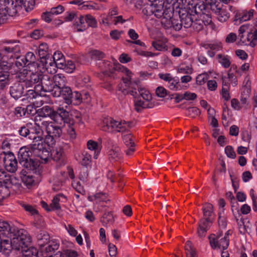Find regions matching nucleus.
Returning <instances> with one entry per match:
<instances>
[{
  "label": "nucleus",
  "instance_id": "338daca9",
  "mask_svg": "<svg viewBox=\"0 0 257 257\" xmlns=\"http://www.w3.org/2000/svg\"><path fill=\"white\" fill-rule=\"evenodd\" d=\"M225 153L229 158L234 159L236 157V154L234 151L233 148L230 146H228L225 147Z\"/></svg>",
  "mask_w": 257,
  "mask_h": 257
},
{
  "label": "nucleus",
  "instance_id": "a211bd4d",
  "mask_svg": "<svg viewBox=\"0 0 257 257\" xmlns=\"http://www.w3.org/2000/svg\"><path fill=\"white\" fill-rule=\"evenodd\" d=\"M51 158L55 161L58 162L60 165L65 164V159L63 149L61 147L54 149L51 153Z\"/></svg>",
  "mask_w": 257,
  "mask_h": 257
},
{
  "label": "nucleus",
  "instance_id": "1a4fd4ad",
  "mask_svg": "<svg viewBox=\"0 0 257 257\" xmlns=\"http://www.w3.org/2000/svg\"><path fill=\"white\" fill-rule=\"evenodd\" d=\"M55 85L53 79H51L48 76L44 75L41 79V84H36L34 86V89L36 92L41 93L43 92H50L53 96L54 97V91Z\"/></svg>",
  "mask_w": 257,
  "mask_h": 257
},
{
  "label": "nucleus",
  "instance_id": "603ef678",
  "mask_svg": "<svg viewBox=\"0 0 257 257\" xmlns=\"http://www.w3.org/2000/svg\"><path fill=\"white\" fill-rule=\"evenodd\" d=\"M11 250L10 241L8 239H4L0 241V252L9 253Z\"/></svg>",
  "mask_w": 257,
  "mask_h": 257
},
{
  "label": "nucleus",
  "instance_id": "052dcab7",
  "mask_svg": "<svg viewBox=\"0 0 257 257\" xmlns=\"http://www.w3.org/2000/svg\"><path fill=\"white\" fill-rule=\"evenodd\" d=\"M85 19L88 26L91 27H96L97 26V22L93 16L87 15L85 16Z\"/></svg>",
  "mask_w": 257,
  "mask_h": 257
},
{
  "label": "nucleus",
  "instance_id": "49530a36",
  "mask_svg": "<svg viewBox=\"0 0 257 257\" xmlns=\"http://www.w3.org/2000/svg\"><path fill=\"white\" fill-rule=\"evenodd\" d=\"M81 164L85 167H87L91 161V157L87 152L82 153L81 156Z\"/></svg>",
  "mask_w": 257,
  "mask_h": 257
},
{
  "label": "nucleus",
  "instance_id": "ddd939ff",
  "mask_svg": "<svg viewBox=\"0 0 257 257\" xmlns=\"http://www.w3.org/2000/svg\"><path fill=\"white\" fill-rule=\"evenodd\" d=\"M43 77V76L40 72H32L30 71L25 81L26 86L28 87H32L34 85L35 86L36 84H40Z\"/></svg>",
  "mask_w": 257,
  "mask_h": 257
},
{
  "label": "nucleus",
  "instance_id": "4d7b16f0",
  "mask_svg": "<svg viewBox=\"0 0 257 257\" xmlns=\"http://www.w3.org/2000/svg\"><path fill=\"white\" fill-rule=\"evenodd\" d=\"M65 67L63 68L67 73H72L76 68L75 63L71 60H67L65 64Z\"/></svg>",
  "mask_w": 257,
  "mask_h": 257
},
{
  "label": "nucleus",
  "instance_id": "c85d7f7f",
  "mask_svg": "<svg viewBox=\"0 0 257 257\" xmlns=\"http://www.w3.org/2000/svg\"><path fill=\"white\" fill-rule=\"evenodd\" d=\"M125 72L126 73V77L123 78V82L125 84V88L122 89L121 88L119 87L118 89V90L124 94H126L128 93V90H127L128 87H131L132 89H133L132 84L131 83L132 72L127 69H125Z\"/></svg>",
  "mask_w": 257,
  "mask_h": 257
},
{
  "label": "nucleus",
  "instance_id": "7c9ffc66",
  "mask_svg": "<svg viewBox=\"0 0 257 257\" xmlns=\"http://www.w3.org/2000/svg\"><path fill=\"white\" fill-rule=\"evenodd\" d=\"M29 91L31 92V94H35L33 95V98L35 99L33 104L36 107H40L44 104L47 99V97L45 96H42L41 93H37L35 90L34 92L33 90H29Z\"/></svg>",
  "mask_w": 257,
  "mask_h": 257
},
{
  "label": "nucleus",
  "instance_id": "13d9d810",
  "mask_svg": "<svg viewBox=\"0 0 257 257\" xmlns=\"http://www.w3.org/2000/svg\"><path fill=\"white\" fill-rule=\"evenodd\" d=\"M254 10H251L248 12H243L239 18L240 21L245 22L249 20L253 15Z\"/></svg>",
  "mask_w": 257,
  "mask_h": 257
},
{
  "label": "nucleus",
  "instance_id": "412c9836",
  "mask_svg": "<svg viewBox=\"0 0 257 257\" xmlns=\"http://www.w3.org/2000/svg\"><path fill=\"white\" fill-rule=\"evenodd\" d=\"M20 164L24 168L34 173H37L40 170V164L38 161L33 160L32 159H28L26 161H22Z\"/></svg>",
  "mask_w": 257,
  "mask_h": 257
},
{
  "label": "nucleus",
  "instance_id": "5701e85b",
  "mask_svg": "<svg viewBox=\"0 0 257 257\" xmlns=\"http://www.w3.org/2000/svg\"><path fill=\"white\" fill-rule=\"evenodd\" d=\"M38 245L40 249L43 251V247L45 246L48 243H50V236L48 233L45 231H41L37 236Z\"/></svg>",
  "mask_w": 257,
  "mask_h": 257
},
{
  "label": "nucleus",
  "instance_id": "c9c22d12",
  "mask_svg": "<svg viewBox=\"0 0 257 257\" xmlns=\"http://www.w3.org/2000/svg\"><path fill=\"white\" fill-rule=\"evenodd\" d=\"M60 94L58 95V97L61 96L63 98L64 102L62 103L65 104L66 102H69L70 96L72 93L70 87L68 86L63 87V88L60 89Z\"/></svg>",
  "mask_w": 257,
  "mask_h": 257
},
{
  "label": "nucleus",
  "instance_id": "aec40b11",
  "mask_svg": "<svg viewBox=\"0 0 257 257\" xmlns=\"http://www.w3.org/2000/svg\"><path fill=\"white\" fill-rule=\"evenodd\" d=\"M23 93V86L19 82L15 83L10 88V93L11 96L16 100L20 98L22 96Z\"/></svg>",
  "mask_w": 257,
  "mask_h": 257
},
{
  "label": "nucleus",
  "instance_id": "72a5a7b5",
  "mask_svg": "<svg viewBox=\"0 0 257 257\" xmlns=\"http://www.w3.org/2000/svg\"><path fill=\"white\" fill-rule=\"evenodd\" d=\"M30 154L32 155L33 154L27 147L21 148L19 152L20 164L22 163V161L24 162L31 159Z\"/></svg>",
  "mask_w": 257,
  "mask_h": 257
},
{
  "label": "nucleus",
  "instance_id": "79ce46f5",
  "mask_svg": "<svg viewBox=\"0 0 257 257\" xmlns=\"http://www.w3.org/2000/svg\"><path fill=\"white\" fill-rule=\"evenodd\" d=\"M185 248L187 257H197L195 249L192 246V243L190 241L186 242Z\"/></svg>",
  "mask_w": 257,
  "mask_h": 257
},
{
  "label": "nucleus",
  "instance_id": "69168bd1",
  "mask_svg": "<svg viewBox=\"0 0 257 257\" xmlns=\"http://www.w3.org/2000/svg\"><path fill=\"white\" fill-rule=\"evenodd\" d=\"M191 27L196 32H199L203 29V25L202 21L200 20H196L195 21L193 22V24Z\"/></svg>",
  "mask_w": 257,
  "mask_h": 257
},
{
  "label": "nucleus",
  "instance_id": "f03ea898",
  "mask_svg": "<svg viewBox=\"0 0 257 257\" xmlns=\"http://www.w3.org/2000/svg\"><path fill=\"white\" fill-rule=\"evenodd\" d=\"M138 92L136 90L133 89L130 91L131 94L135 98L134 104L135 109L139 112L142 109L149 107V102L152 99V95L150 92L145 88L139 86L138 84H136Z\"/></svg>",
  "mask_w": 257,
  "mask_h": 257
},
{
  "label": "nucleus",
  "instance_id": "bf43d9fd",
  "mask_svg": "<svg viewBox=\"0 0 257 257\" xmlns=\"http://www.w3.org/2000/svg\"><path fill=\"white\" fill-rule=\"evenodd\" d=\"M208 78V73L204 72L198 75L196 78L197 83L199 85H202Z\"/></svg>",
  "mask_w": 257,
  "mask_h": 257
},
{
  "label": "nucleus",
  "instance_id": "473e14b6",
  "mask_svg": "<svg viewBox=\"0 0 257 257\" xmlns=\"http://www.w3.org/2000/svg\"><path fill=\"white\" fill-rule=\"evenodd\" d=\"M81 93L78 91H72V94L70 95L69 97V102H66L65 104L68 105V106L70 104L78 105L81 103Z\"/></svg>",
  "mask_w": 257,
  "mask_h": 257
},
{
  "label": "nucleus",
  "instance_id": "4be33fe9",
  "mask_svg": "<svg viewBox=\"0 0 257 257\" xmlns=\"http://www.w3.org/2000/svg\"><path fill=\"white\" fill-rule=\"evenodd\" d=\"M241 74L237 70V66L235 65H231L230 69L228 71L227 78L230 81L232 84L236 86L237 84V78L240 76Z\"/></svg>",
  "mask_w": 257,
  "mask_h": 257
},
{
  "label": "nucleus",
  "instance_id": "5fc2aeb1",
  "mask_svg": "<svg viewBox=\"0 0 257 257\" xmlns=\"http://www.w3.org/2000/svg\"><path fill=\"white\" fill-rule=\"evenodd\" d=\"M122 139L126 147H129L131 145V146H135V144L133 141L132 136L131 133L123 135Z\"/></svg>",
  "mask_w": 257,
  "mask_h": 257
},
{
  "label": "nucleus",
  "instance_id": "dca6fc26",
  "mask_svg": "<svg viewBox=\"0 0 257 257\" xmlns=\"http://www.w3.org/2000/svg\"><path fill=\"white\" fill-rule=\"evenodd\" d=\"M35 126L33 128L36 136H42L44 130H45V125L47 124V120L41 116H36L35 118Z\"/></svg>",
  "mask_w": 257,
  "mask_h": 257
},
{
  "label": "nucleus",
  "instance_id": "a19ab883",
  "mask_svg": "<svg viewBox=\"0 0 257 257\" xmlns=\"http://www.w3.org/2000/svg\"><path fill=\"white\" fill-rule=\"evenodd\" d=\"M48 45L46 43H42L39 45L38 51L40 59L51 55L48 53Z\"/></svg>",
  "mask_w": 257,
  "mask_h": 257
},
{
  "label": "nucleus",
  "instance_id": "c03bdc74",
  "mask_svg": "<svg viewBox=\"0 0 257 257\" xmlns=\"http://www.w3.org/2000/svg\"><path fill=\"white\" fill-rule=\"evenodd\" d=\"M62 198H65V196L63 194H58L54 197L51 204V207L53 210H58L61 208L59 202Z\"/></svg>",
  "mask_w": 257,
  "mask_h": 257
},
{
  "label": "nucleus",
  "instance_id": "680f3d73",
  "mask_svg": "<svg viewBox=\"0 0 257 257\" xmlns=\"http://www.w3.org/2000/svg\"><path fill=\"white\" fill-rule=\"evenodd\" d=\"M250 90L247 88L244 89V90L241 93L240 101L242 104H245L246 103L247 99L249 97V94Z\"/></svg>",
  "mask_w": 257,
  "mask_h": 257
},
{
  "label": "nucleus",
  "instance_id": "f8f14e48",
  "mask_svg": "<svg viewBox=\"0 0 257 257\" xmlns=\"http://www.w3.org/2000/svg\"><path fill=\"white\" fill-rule=\"evenodd\" d=\"M53 80L55 86L54 91V97H58L60 94V89L66 86V79L63 75L58 74L53 76Z\"/></svg>",
  "mask_w": 257,
  "mask_h": 257
},
{
  "label": "nucleus",
  "instance_id": "6e6d98bb",
  "mask_svg": "<svg viewBox=\"0 0 257 257\" xmlns=\"http://www.w3.org/2000/svg\"><path fill=\"white\" fill-rule=\"evenodd\" d=\"M9 74L0 72V87L2 88L9 84Z\"/></svg>",
  "mask_w": 257,
  "mask_h": 257
},
{
  "label": "nucleus",
  "instance_id": "f3484780",
  "mask_svg": "<svg viewBox=\"0 0 257 257\" xmlns=\"http://www.w3.org/2000/svg\"><path fill=\"white\" fill-rule=\"evenodd\" d=\"M211 10L216 14L217 19L221 22L226 21L229 18V14L227 10L220 8L218 5H212Z\"/></svg>",
  "mask_w": 257,
  "mask_h": 257
},
{
  "label": "nucleus",
  "instance_id": "f704fd0d",
  "mask_svg": "<svg viewBox=\"0 0 257 257\" xmlns=\"http://www.w3.org/2000/svg\"><path fill=\"white\" fill-rule=\"evenodd\" d=\"M0 232L8 237L12 236V228L8 222L0 220Z\"/></svg>",
  "mask_w": 257,
  "mask_h": 257
},
{
  "label": "nucleus",
  "instance_id": "37998d69",
  "mask_svg": "<svg viewBox=\"0 0 257 257\" xmlns=\"http://www.w3.org/2000/svg\"><path fill=\"white\" fill-rule=\"evenodd\" d=\"M86 21L85 17L81 16L78 19V21L76 23V27L78 31H83L86 29L87 26L86 24Z\"/></svg>",
  "mask_w": 257,
  "mask_h": 257
},
{
  "label": "nucleus",
  "instance_id": "2eb2a0df",
  "mask_svg": "<svg viewBox=\"0 0 257 257\" xmlns=\"http://www.w3.org/2000/svg\"><path fill=\"white\" fill-rule=\"evenodd\" d=\"M241 41L245 45L254 47L257 43V30H251L248 33L246 37L241 36Z\"/></svg>",
  "mask_w": 257,
  "mask_h": 257
},
{
  "label": "nucleus",
  "instance_id": "393cba45",
  "mask_svg": "<svg viewBox=\"0 0 257 257\" xmlns=\"http://www.w3.org/2000/svg\"><path fill=\"white\" fill-rule=\"evenodd\" d=\"M212 220L207 218H203L201 219L198 229V233L200 237H203L211 223Z\"/></svg>",
  "mask_w": 257,
  "mask_h": 257
},
{
  "label": "nucleus",
  "instance_id": "864d4df0",
  "mask_svg": "<svg viewBox=\"0 0 257 257\" xmlns=\"http://www.w3.org/2000/svg\"><path fill=\"white\" fill-rule=\"evenodd\" d=\"M113 221V216L110 212L105 213L101 219V222L104 226L108 224H111Z\"/></svg>",
  "mask_w": 257,
  "mask_h": 257
},
{
  "label": "nucleus",
  "instance_id": "4c0bfd02",
  "mask_svg": "<svg viewBox=\"0 0 257 257\" xmlns=\"http://www.w3.org/2000/svg\"><path fill=\"white\" fill-rule=\"evenodd\" d=\"M107 195L105 193H97L94 195L88 196V199L90 201H95L96 203L106 201Z\"/></svg>",
  "mask_w": 257,
  "mask_h": 257
},
{
  "label": "nucleus",
  "instance_id": "9b49d317",
  "mask_svg": "<svg viewBox=\"0 0 257 257\" xmlns=\"http://www.w3.org/2000/svg\"><path fill=\"white\" fill-rule=\"evenodd\" d=\"M3 162L6 169L11 173L15 172L18 168L17 159L12 153L5 154Z\"/></svg>",
  "mask_w": 257,
  "mask_h": 257
},
{
  "label": "nucleus",
  "instance_id": "a18cd8bd",
  "mask_svg": "<svg viewBox=\"0 0 257 257\" xmlns=\"http://www.w3.org/2000/svg\"><path fill=\"white\" fill-rule=\"evenodd\" d=\"M49 152L44 148L35 156L39 157L43 161V162L46 163L49 160Z\"/></svg>",
  "mask_w": 257,
  "mask_h": 257
},
{
  "label": "nucleus",
  "instance_id": "20e7f679",
  "mask_svg": "<svg viewBox=\"0 0 257 257\" xmlns=\"http://www.w3.org/2000/svg\"><path fill=\"white\" fill-rule=\"evenodd\" d=\"M11 250L13 248L20 250L25 245L31 244V237L28 233L24 229L17 230L15 232L11 233Z\"/></svg>",
  "mask_w": 257,
  "mask_h": 257
},
{
  "label": "nucleus",
  "instance_id": "8fccbe9b",
  "mask_svg": "<svg viewBox=\"0 0 257 257\" xmlns=\"http://www.w3.org/2000/svg\"><path fill=\"white\" fill-rule=\"evenodd\" d=\"M44 144H31L28 146H27V147L35 156L44 148Z\"/></svg>",
  "mask_w": 257,
  "mask_h": 257
},
{
  "label": "nucleus",
  "instance_id": "58836bf2",
  "mask_svg": "<svg viewBox=\"0 0 257 257\" xmlns=\"http://www.w3.org/2000/svg\"><path fill=\"white\" fill-rule=\"evenodd\" d=\"M218 62L225 68H228L230 66V57L227 55L222 54H218L216 57Z\"/></svg>",
  "mask_w": 257,
  "mask_h": 257
},
{
  "label": "nucleus",
  "instance_id": "4468645a",
  "mask_svg": "<svg viewBox=\"0 0 257 257\" xmlns=\"http://www.w3.org/2000/svg\"><path fill=\"white\" fill-rule=\"evenodd\" d=\"M40 65L48 73L54 74L56 72L55 64L51 55L40 59Z\"/></svg>",
  "mask_w": 257,
  "mask_h": 257
},
{
  "label": "nucleus",
  "instance_id": "bb28decb",
  "mask_svg": "<svg viewBox=\"0 0 257 257\" xmlns=\"http://www.w3.org/2000/svg\"><path fill=\"white\" fill-rule=\"evenodd\" d=\"M21 249L25 257H37L39 254L37 249L30 246V244L25 245Z\"/></svg>",
  "mask_w": 257,
  "mask_h": 257
},
{
  "label": "nucleus",
  "instance_id": "09e8293b",
  "mask_svg": "<svg viewBox=\"0 0 257 257\" xmlns=\"http://www.w3.org/2000/svg\"><path fill=\"white\" fill-rule=\"evenodd\" d=\"M89 55L92 59L99 60L103 58L105 54L101 51L97 50H92L89 52Z\"/></svg>",
  "mask_w": 257,
  "mask_h": 257
},
{
  "label": "nucleus",
  "instance_id": "e2e57ef3",
  "mask_svg": "<svg viewBox=\"0 0 257 257\" xmlns=\"http://www.w3.org/2000/svg\"><path fill=\"white\" fill-rule=\"evenodd\" d=\"M32 126L31 123H27L26 126H23L19 130V134L23 137H26L28 135L30 134L29 128H31Z\"/></svg>",
  "mask_w": 257,
  "mask_h": 257
},
{
  "label": "nucleus",
  "instance_id": "de8ad7c7",
  "mask_svg": "<svg viewBox=\"0 0 257 257\" xmlns=\"http://www.w3.org/2000/svg\"><path fill=\"white\" fill-rule=\"evenodd\" d=\"M87 148L91 151H95V154L94 155V158L97 159L98 154L99 153V151L98 150V144L97 143L92 140H89L87 142Z\"/></svg>",
  "mask_w": 257,
  "mask_h": 257
},
{
  "label": "nucleus",
  "instance_id": "774afa93",
  "mask_svg": "<svg viewBox=\"0 0 257 257\" xmlns=\"http://www.w3.org/2000/svg\"><path fill=\"white\" fill-rule=\"evenodd\" d=\"M108 252L110 257H116L117 256V248L115 245L113 244H109Z\"/></svg>",
  "mask_w": 257,
  "mask_h": 257
},
{
  "label": "nucleus",
  "instance_id": "f257e3e1",
  "mask_svg": "<svg viewBox=\"0 0 257 257\" xmlns=\"http://www.w3.org/2000/svg\"><path fill=\"white\" fill-rule=\"evenodd\" d=\"M164 0H155L148 8L150 11L158 18L162 19L161 23L166 29H168L172 25L170 18L172 12L170 9L164 10Z\"/></svg>",
  "mask_w": 257,
  "mask_h": 257
},
{
  "label": "nucleus",
  "instance_id": "7ed1b4c3",
  "mask_svg": "<svg viewBox=\"0 0 257 257\" xmlns=\"http://www.w3.org/2000/svg\"><path fill=\"white\" fill-rule=\"evenodd\" d=\"M132 122L124 120H116L111 118H105L103 121L102 130L108 132H128L132 127Z\"/></svg>",
  "mask_w": 257,
  "mask_h": 257
},
{
  "label": "nucleus",
  "instance_id": "6e6552de",
  "mask_svg": "<svg viewBox=\"0 0 257 257\" xmlns=\"http://www.w3.org/2000/svg\"><path fill=\"white\" fill-rule=\"evenodd\" d=\"M45 131L47 133L45 140L49 146L53 145L55 143V139L59 138L62 133L60 126L48 121L45 125Z\"/></svg>",
  "mask_w": 257,
  "mask_h": 257
},
{
  "label": "nucleus",
  "instance_id": "cd10ccee",
  "mask_svg": "<svg viewBox=\"0 0 257 257\" xmlns=\"http://www.w3.org/2000/svg\"><path fill=\"white\" fill-rule=\"evenodd\" d=\"M180 21L182 25L186 28H188L191 27L193 22V16L188 13H180Z\"/></svg>",
  "mask_w": 257,
  "mask_h": 257
},
{
  "label": "nucleus",
  "instance_id": "9d476101",
  "mask_svg": "<svg viewBox=\"0 0 257 257\" xmlns=\"http://www.w3.org/2000/svg\"><path fill=\"white\" fill-rule=\"evenodd\" d=\"M69 106L64 103L59 105L56 111H55L53 120L60 125L63 124L68 120Z\"/></svg>",
  "mask_w": 257,
  "mask_h": 257
},
{
  "label": "nucleus",
  "instance_id": "c756f323",
  "mask_svg": "<svg viewBox=\"0 0 257 257\" xmlns=\"http://www.w3.org/2000/svg\"><path fill=\"white\" fill-rule=\"evenodd\" d=\"M21 178L24 184L28 188L32 186L34 184V179L33 176L26 171L22 170L21 172Z\"/></svg>",
  "mask_w": 257,
  "mask_h": 257
},
{
  "label": "nucleus",
  "instance_id": "a878e982",
  "mask_svg": "<svg viewBox=\"0 0 257 257\" xmlns=\"http://www.w3.org/2000/svg\"><path fill=\"white\" fill-rule=\"evenodd\" d=\"M36 60V58L33 52H29L26 54L25 58V61L23 59H21L22 63L20 61H17L16 62V65L17 66H19V65H20L21 66H23L26 65L28 66L31 64H35Z\"/></svg>",
  "mask_w": 257,
  "mask_h": 257
},
{
  "label": "nucleus",
  "instance_id": "0e129e2a",
  "mask_svg": "<svg viewBox=\"0 0 257 257\" xmlns=\"http://www.w3.org/2000/svg\"><path fill=\"white\" fill-rule=\"evenodd\" d=\"M177 73L190 74L192 73V69L189 66L180 67L177 69Z\"/></svg>",
  "mask_w": 257,
  "mask_h": 257
},
{
  "label": "nucleus",
  "instance_id": "423d86ee",
  "mask_svg": "<svg viewBox=\"0 0 257 257\" xmlns=\"http://www.w3.org/2000/svg\"><path fill=\"white\" fill-rule=\"evenodd\" d=\"M229 231H226L223 237L222 233L219 232L217 235L212 234L209 237L210 245L213 249H222L225 250L229 245Z\"/></svg>",
  "mask_w": 257,
  "mask_h": 257
},
{
  "label": "nucleus",
  "instance_id": "e433bc0d",
  "mask_svg": "<svg viewBox=\"0 0 257 257\" xmlns=\"http://www.w3.org/2000/svg\"><path fill=\"white\" fill-rule=\"evenodd\" d=\"M202 46L206 49H210L215 51H218L222 48L221 43L219 42H212L203 43L202 44Z\"/></svg>",
  "mask_w": 257,
  "mask_h": 257
},
{
  "label": "nucleus",
  "instance_id": "3c124183",
  "mask_svg": "<svg viewBox=\"0 0 257 257\" xmlns=\"http://www.w3.org/2000/svg\"><path fill=\"white\" fill-rule=\"evenodd\" d=\"M0 62V72L9 74V71L12 68V64L9 63L5 59Z\"/></svg>",
  "mask_w": 257,
  "mask_h": 257
},
{
  "label": "nucleus",
  "instance_id": "ea45409f",
  "mask_svg": "<svg viewBox=\"0 0 257 257\" xmlns=\"http://www.w3.org/2000/svg\"><path fill=\"white\" fill-rule=\"evenodd\" d=\"M55 111L53 109L49 106H44L41 108L40 113L42 114L40 115L42 117L45 119L46 117H50L53 119V116L54 115Z\"/></svg>",
  "mask_w": 257,
  "mask_h": 257
},
{
  "label": "nucleus",
  "instance_id": "b1692460",
  "mask_svg": "<svg viewBox=\"0 0 257 257\" xmlns=\"http://www.w3.org/2000/svg\"><path fill=\"white\" fill-rule=\"evenodd\" d=\"M109 159L111 161H117L122 158V154L120 153L118 147L113 146L107 152Z\"/></svg>",
  "mask_w": 257,
  "mask_h": 257
},
{
  "label": "nucleus",
  "instance_id": "0eeeda50",
  "mask_svg": "<svg viewBox=\"0 0 257 257\" xmlns=\"http://www.w3.org/2000/svg\"><path fill=\"white\" fill-rule=\"evenodd\" d=\"M2 53L5 58L19 57L21 53L20 45L16 41H9L2 48Z\"/></svg>",
  "mask_w": 257,
  "mask_h": 257
},
{
  "label": "nucleus",
  "instance_id": "39448f33",
  "mask_svg": "<svg viewBox=\"0 0 257 257\" xmlns=\"http://www.w3.org/2000/svg\"><path fill=\"white\" fill-rule=\"evenodd\" d=\"M19 6L13 0H0V24L5 23L9 17L15 16Z\"/></svg>",
  "mask_w": 257,
  "mask_h": 257
},
{
  "label": "nucleus",
  "instance_id": "2f4dec72",
  "mask_svg": "<svg viewBox=\"0 0 257 257\" xmlns=\"http://www.w3.org/2000/svg\"><path fill=\"white\" fill-rule=\"evenodd\" d=\"M202 211L204 218L212 220L214 215L213 205L210 203H205L203 207Z\"/></svg>",
  "mask_w": 257,
  "mask_h": 257
},
{
  "label": "nucleus",
  "instance_id": "6ab92c4d",
  "mask_svg": "<svg viewBox=\"0 0 257 257\" xmlns=\"http://www.w3.org/2000/svg\"><path fill=\"white\" fill-rule=\"evenodd\" d=\"M10 185V176L4 169L0 168V186H1L2 191L8 192V189Z\"/></svg>",
  "mask_w": 257,
  "mask_h": 257
}]
</instances>
